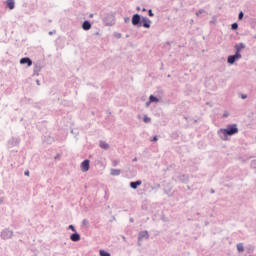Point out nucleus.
Returning <instances> with one entry per match:
<instances>
[{"label":"nucleus","instance_id":"obj_10","mask_svg":"<svg viewBox=\"0 0 256 256\" xmlns=\"http://www.w3.org/2000/svg\"><path fill=\"white\" fill-rule=\"evenodd\" d=\"M20 65H27V67H31L33 65V60L29 57H23L20 59Z\"/></svg>","mask_w":256,"mask_h":256},{"label":"nucleus","instance_id":"obj_8","mask_svg":"<svg viewBox=\"0 0 256 256\" xmlns=\"http://www.w3.org/2000/svg\"><path fill=\"white\" fill-rule=\"evenodd\" d=\"M143 239H149V231L144 230L138 233V245H141Z\"/></svg>","mask_w":256,"mask_h":256},{"label":"nucleus","instance_id":"obj_14","mask_svg":"<svg viewBox=\"0 0 256 256\" xmlns=\"http://www.w3.org/2000/svg\"><path fill=\"white\" fill-rule=\"evenodd\" d=\"M92 27V24H91V21L89 20H85L83 23H82V29L83 31H89Z\"/></svg>","mask_w":256,"mask_h":256},{"label":"nucleus","instance_id":"obj_21","mask_svg":"<svg viewBox=\"0 0 256 256\" xmlns=\"http://www.w3.org/2000/svg\"><path fill=\"white\" fill-rule=\"evenodd\" d=\"M237 251L238 253H243V251H245V247L243 246V243L237 244Z\"/></svg>","mask_w":256,"mask_h":256},{"label":"nucleus","instance_id":"obj_43","mask_svg":"<svg viewBox=\"0 0 256 256\" xmlns=\"http://www.w3.org/2000/svg\"><path fill=\"white\" fill-rule=\"evenodd\" d=\"M36 84H37L38 86H40V85H41V81L36 80Z\"/></svg>","mask_w":256,"mask_h":256},{"label":"nucleus","instance_id":"obj_29","mask_svg":"<svg viewBox=\"0 0 256 256\" xmlns=\"http://www.w3.org/2000/svg\"><path fill=\"white\" fill-rule=\"evenodd\" d=\"M68 229H70V231H73V233L77 232V229L75 228V225L70 224L68 226Z\"/></svg>","mask_w":256,"mask_h":256},{"label":"nucleus","instance_id":"obj_40","mask_svg":"<svg viewBox=\"0 0 256 256\" xmlns=\"http://www.w3.org/2000/svg\"><path fill=\"white\" fill-rule=\"evenodd\" d=\"M151 100H149L148 102H146V107H149V105H151Z\"/></svg>","mask_w":256,"mask_h":256},{"label":"nucleus","instance_id":"obj_49","mask_svg":"<svg viewBox=\"0 0 256 256\" xmlns=\"http://www.w3.org/2000/svg\"><path fill=\"white\" fill-rule=\"evenodd\" d=\"M142 11H147V9L143 8Z\"/></svg>","mask_w":256,"mask_h":256},{"label":"nucleus","instance_id":"obj_31","mask_svg":"<svg viewBox=\"0 0 256 256\" xmlns=\"http://www.w3.org/2000/svg\"><path fill=\"white\" fill-rule=\"evenodd\" d=\"M148 16H149V17H155V14L153 13V10H152V9H149V10H148Z\"/></svg>","mask_w":256,"mask_h":256},{"label":"nucleus","instance_id":"obj_4","mask_svg":"<svg viewBox=\"0 0 256 256\" xmlns=\"http://www.w3.org/2000/svg\"><path fill=\"white\" fill-rule=\"evenodd\" d=\"M0 237L1 239H3L4 241H7L9 239H12L13 237V230H10L9 228H5L1 231L0 233Z\"/></svg>","mask_w":256,"mask_h":256},{"label":"nucleus","instance_id":"obj_48","mask_svg":"<svg viewBox=\"0 0 256 256\" xmlns=\"http://www.w3.org/2000/svg\"><path fill=\"white\" fill-rule=\"evenodd\" d=\"M89 17H90V18H93V14H90Z\"/></svg>","mask_w":256,"mask_h":256},{"label":"nucleus","instance_id":"obj_30","mask_svg":"<svg viewBox=\"0 0 256 256\" xmlns=\"http://www.w3.org/2000/svg\"><path fill=\"white\" fill-rule=\"evenodd\" d=\"M250 167H251L252 169H256V160H252V161H251Z\"/></svg>","mask_w":256,"mask_h":256},{"label":"nucleus","instance_id":"obj_33","mask_svg":"<svg viewBox=\"0 0 256 256\" xmlns=\"http://www.w3.org/2000/svg\"><path fill=\"white\" fill-rule=\"evenodd\" d=\"M114 37H116V39H121V33L115 32Z\"/></svg>","mask_w":256,"mask_h":256},{"label":"nucleus","instance_id":"obj_6","mask_svg":"<svg viewBox=\"0 0 256 256\" xmlns=\"http://www.w3.org/2000/svg\"><path fill=\"white\" fill-rule=\"evenodd\" d=\"M19 143H21V139H19L17 137H12L8 140V147L10 149H13V147H17L19 145Z\"/></svg>","mask_w":256,"mask_h":256},{"label":"nucleus","instance_id":"obj_37","mask_svg":"<svg viewBox=\"0 0 256 256\" xmlns=\"http://www.w3.org/2000/svg\"><path fill=\"white\" fill-rule=\"evenodd\" d=\"M24 175H25V177H29V175H30L29 170H26V171L24 172Z\"/></svg>","mask_w":256,"mask_h":256},{"label":"nucleus","instance_id":"obj_39","mask_svg":"<svg viewBox=\"0 0 256 256\" xmlns=\"http://www.w3.org/2000/svg\"><path fill=\"white\" fill-rule=\"evenodd\" d=\"M96 165H101V160L100 159L96 160Z\"/></svg>","mask_w":256,"mask_h":256},{"label":"nucleus","instance_id":"obj_52","mask_svg":"<svg viewBox=\"0 0 256 256\" xmlns=\"http://www.w3.org/2000/svg\"><path fill=\"white\" fill-rule=\"evenodd\" d=\"M254 39H256V34L254 35Z\"/></svg>","mask_w":256,"mask_h":256},{"label":"nucleus","instance_id":"obj_5","mask_svg":"<svg viewBox=\"0 0 256 256\" xmlns=\"http://www.w3.org/2000/svg\"><path fill=\"white\" fill-rule=\"evenodd\" d=\"M243 56L241 54L234 53V55H229L227 58L228 65H235L236 61H239Z\"/></svg>","mask_w":256,"mask_h":256},{"label":"nucleus","instance_id":"obj_38","mask_svg":"<svg viewBox=\"0 0 256 256\" xmlns=\"http://www.w3.org/2000/svg\"><path fill=\"white\" fill-rule=\"evenodd\" d=\"M241 99H247V94H241Z\"/></svg>","mask_w":256,"mask_h":256},{"label":"nucleus","instance_id":"obj_53","mask_svg":"<svg viewBox=\"0 0 256 256\" xmlns=\"http://www.w3.org/2000/svg\"><path fill=\"white\" fill-rule=\"evenodd\" d=\"M139 9H140V8H139V7H137V10H138V11H139Z\"/></svg>","mask_w":256,"mask_h":256},{"label":"nucleus","instance_id":"obj_1","mask_svg":"<svg viewBox=\"0 0 256 256\" xmlns=\"http://www.w3.org/2000/svg\"><path fill=\"white\" fill-rule=\"evenodd\" d=\"M217 133L222 141H229V137H233V135L239 133V128L237 124H229L226 128L219 129Z\"/></svg>","mask_w":256,"mask_h":256},{"label":"nucleus","instance_id":"obj_25","mask_svg":"<svg viewBox=\"0 0 256 256\" xmlns=\"http://www.w3.org/2000/svg\"><path fill=\"white\" fill-rule=\"evenodd\" d=\"M246 251H247V253H253V251H255V247H253V246H248L247 248H246Z\"/></svg>","mask_w":256,"mask_h":256},{"label":"nucleus","instance_id":"obj_26","mask_svg":"<svg viewBox=\"0 0 256 256\" xmlns=\"http://www.w3.org/2000/svg\"><path fill=\"white\" fill-rule=\"evenodd\" d=\"M143 121H144V123H151V118L149 116L145 115L143 117Z\"/></svg>","mask_w":256,"mask_h":256},{"label":"nucleus","instance_id":"obj_19","mask_svg":"<svg viewBox=\"0 0 256 256\" xmlns=\"http://www.w3.org/2000/svg\"><path fill=\"white\" fill-rule=\"evenodd\" d=\"M150 103H159V98L153 94L149 96Z\"/></svg>","mask_w":256,"mask_h":256},{"label":"nucleus","instance_id":"obj_35","mask_svg":"<svg viewBox=\"0 0 256 256\" xmlns=\"http://www.w3.org/2000/svg\"><path fill=\"white\" fill-rule=\"evenodd\" d=\"M223 117H224V118L229 117V112L225 111V112L223 113Z\"/></svg>","mask_w":256,"mask_h":256},{"label":"nucleus","instance_id":"obj_27","mask_svg":"<svg viewBox=\"0 0 256 256\" xmlns=\"http://www.w3.org/2000/svg\"><path fill=\"white\" fill-rule=\"evenodd\" d=\"M243 17H245V13H243V11H240L238 14V20L239 21L243 20Z\"/></svg>","mask_w":256,"mask_h":256},{"label":"nucleus","instance_id":"obj_2","mask_svg":"<svg viewBox=\"0 0 256 256\" xmlns=\"http://www.w3.org/2000/svg\"><path fill=\"white\" fill-rule=\"evenodd\" d=\"M103 23H105L107 27H111L115 25V14L113 13L105 14L103 17Z\"/></svg>","mask_w":256,"mask_h":256},{"label":"nucleus","instance_id":"obj_51","mask_svg":"<svg viewBox=\"0 0 256 256\" xmlns=\"http://www.w3.org/2000/svg\"><path fill=\"white\" fill-rule=\"evenodd\" d=\"M95 35H99V32H96Z\"/></svg>","mask_w":256,"mask_h":256},{"label":"nucleus","instance_id":"obj_47","mask_svg":"<svg viewBox=\"0 0 256 256\" xmlns=\"http://www.w3.org/2000/svg\"><path fill=\"white\" fill-rule=\"evenodd\" d=\"M188 191L191 189V186H187Z\"/></svg>","mask_w":256,"mask_h":256},{"label":"nucleus","instance_id":"obj_46","mask_svg":"<svg viewBox=\"0 0 256 256\" xmlns=\"http://www.w3.org/2000/svg\"><path fill=\"white\" fill-rule=\"evenodd\" d=\"M53 33H54L53 31H50V32L48 33V35H53Z\"/></svg>","mask_w":256,"mask_h":256},{"label":"nucleus","instance_id":"obj_15","mask_svg":"<svg viewBox=\"0 0 256 256\" xmlns=\"http://www.w3.org/2000/svg\"><path fill=\"white\" fill-rule=\"evenodd\" d=\"M41 64H35L33 69V75L39 77V73H41Z\"/></svg>","mask_w":256,"mask_h":256},{"label":"nucleus","instance_id":"obj_50","mask_svg":"<svg viewBox=\"0 0 256 256\" xmlns=\"http://www.w3.org/2000/svg\"><path fill=\"white\" fill-rule=\"evenodd\" d=\"M205 225H209V222H205Z\"/></svg>","mask_w":256,"mask_h":256},{"label":"nucleus","instance_id":"obj_42","mask_svg":"<svg viewBox=\"0 0 256 256\" xmlns=\"http://www.w3.org/2000/svg\"><path fill=\"white\" fill-rule=\"evenodd\" d=\"M129 221H130V223H135V219H133V218H130Z\"/></svg>","mask_w":256,"mask_h":256},{"label":"nucleus","instance_id":"obj_45","mask_svg":"<svg viewBox=\"0 0 256 256\" xmlns=\"http://www.w3.org/2000/svg\"><path fill=\"white\" fill-rule=\"evenodd\" d=\"M210 193H212V194L215 193V190H214V189H211V190H210Z\"/></svg>","mask_w":256,"mask_h":256},{"label":"nucleus","instance_id":"obj_22","mask_svg":"<svg viewBox=\"0 0 256 256\" xmlns=\"http://www.w3.org/2000/svg\"><path fill=\"white\" fill-rule=\"evenodd\" d=\"M100 256H111V253L107 252V250L101 249L99 250Z\"/></svg>","mask_w":256,"mask_h":256},{"label":"nucleus","instance_id":"obj_17","mask_svg":"<svg viewBox=\"0 0 256 256\" xmlns=\"http://www.w3.org/2000/svg\"><path fill=\"white\" fill-rule=\"evenodd\" d=\"M6 5L8 9L13 10L15 9V0H7Z\"/></svg>","mask_w":256,"mask_h":256},{"label":"nucleus","instance_id":"obj_20","mask_svg":"<svg viewBox=\"0 0 256 256\" xmlns=\"http://www.w3.org/2000/svg\"><path fill=\"white\" fill-rule=\"evenodd\" d=\"M100 147L101 149H105V151H107V149H109V144L105 141H100Z\"/></svg>","mask_w":256,"mask_h":256},{"label":"nucleus","instance_id":"obj_13","mask_svg":"<svg viewBox=\"0 0 256 256\" xmlns=\"http://www.w3.org/2000/svg\"><path fill=\"white\" fill-rule=\"evenodd\" d=\"M234 48L236 50L235 53L241 55V49H245V43L241 42L239 44H236Z\"/></svg>","mask_w":256,"mask_h":256},{"label":"nucleus","instance_id":"obj_24","mask_svg":"<svg viewBox=\"0 0 256 256\" xmlns=\"http://www.w3.org/2000/svg\"><path fill=\"white\" fill-rule=\"evenodd\" d=\"M203 13H207V11H205V9H200L195 13V15L196 17H199V15H203Z\"/></svg>","mask_w":256,"mask_h":256},{"label":"nucleus","instance_id":"obj_36","mask_svg":"<svg viewBox=\"0 0 256 256\" xmlns=\"http://www.w3.org/2000/svg\"><path fill=\"white\" fill-rule=\"evenodd\" d=\"M4 201H5V197H0V205H3Z\"/></svg>","mask_w":256,"mask_h":256},{"label":"nucleus","instance_id":"obj_7","mask_svg":"<svg viewBox=\"0 0 256 256\" xmlns=\"http://www.w3.org/2000/svg\"><path fill=\"white\" fill-rule=\"evenodd\" d=\"M90 163H91V161L89 159H85L84 161H82L80 167H81V171L83 173H87V171H89V169H91Z\"/></svg>","mask_w":256,"mask_h":256},{"label":"nucleus","instance_id":"obj_34","mask_svg":"<svg viewBox=\"0 0 256 256\" xmlns=\"http://www.w3.org/2000/svg\"><path fill=\"white\" fill-rule=\"evenodd\" d=\"M129 21H131V19L129 17L124 18V23H129Z\"/></svg>","mask_w":256,"mask_h":256},{"label":"nucleus","instance_id":"obj_23","mask_svg":"<svg viewBox=\"0 0 256 256\" xmlns=\"http://www.w3.org/2000/svg\"><path fill=\"white\" fill-rule=\"evenodd\" d=\"M232 31H237L239 29V24L237 22H234L231 24Z\"/></svg>","mask_w":256,"mask_h":256},{"label":"nucleus","instance_id":"obj_11","mask_svg":"<svg viewBox=\"0 0 256 256\" xmlns=\"http://www.w3.org/2000/svg\"><path fill=\"white\" fill-rule=\"evenodd\" d=\"M70 240H72L74 243L81 241V234H79L78 232L72 233L70 235Z\"/></svg>","mask_w":256,"mask_h":256},{"label":"nucleus","instance_id":"obj_44","mask_svg":"<svg viewBox=\"0 0 256 256\" xmlns=\"http://www.w3.org/2000/svg\"><path fill=\"white\" fill-rule=\"evenodd\" d=\"M132 161L135 163L137 162V157L133 158Z\"/></svg>","mask_w":256,"mask_h":256},{"label":"nucleus","instance_id":"obj_28","mask_svg":"<svg viewBox=\"0 0 256 256\" xmlns=\"http://www.w3.org/2000/svg\"><path fill=\"white\" fill-rule=\"evenodd\" d=\"M82 225L83 227H89V220L87 219L82 220Z\"/></svg>","mask_w":256,"mask_h":256},{"label":"nucleus","instance_id":"obj_41","mask_svg":"<svg viewBox=\"0 0 256 256\" xmlns=\"http://www.w3.org/2000/svg\"><path fill=\"white\" fill-rule=\"evenodd\" d=\"M4 193L3 190H0V197H3Z\"/></svg>","mask_w":256,"mask_h":256},{"label":"nucleus","instance_id":"obj_16","mask_svg":"<svg viewBox=\"0 0 256 256\" xmlns=\"http://www.w3.org/2000/svg\"><path fill=\"white\" fill-rule=\"evenodd\" d=\"M178 180L181 183H184L185 185H187V183H189V176L185 174H181L180 176H178Z\"/></svg>","mask_w":256,"mask_h":256},{"label":"nucleus","instance_id":"obj_3","mask_svg":"<svg viewBox=\"0 0 256 256\" xmlns=\"http://www.w3.org/2000/svg\"><path fill=\"white\" fill-rule=\"evenodd\" d=\"M142 21H143V16H141L140 14L132 15L131 23L133 27H138V28L141 27Z\"/></svg>","mask_w":256,"mask_h":256},{"label":"nucleus","instance_id":"obj_9","mask_svg":"<svg viewBox=\"0 0 256 256\" xmlns=\"http://www.w3.org/2000/svg\"><path fill=\"white\" fill-rule=\"evenodd\" d=\"M141 27H144V29H151V19L142 16Z\"/></svg>","mask_w":256,"mask_h":256},{"label":"nucleus","instance_id":"obj_12","mask_svg":"<svg viewBox=\"0 0 256 256\" xmlns=\"http://www.w3.org/2000/svg\"><path fill=\"white\" fill-rule=\"evenodd\" d=\"M142 183H143V181H141V180L132 181V182H130V188L134 189V190L138 189L139 187H141Z\"/></svg>","mask_w":256,"mask_h":256},{"label":"nucleus","instance_id":"obj_18","mask_svg":"<svg viewBox=\"0 0 256 256\" xmlns=\"http://www.w3.org/2000/svg\"><path fill=\"white\" fill-rule=\"evenodd\" d=\"M110 175H112V177H118V175H121V170L112 168L110 171Z\"/></svg>","mask_w":256,"mask_h":256},{"label":"nucleus","instance_id":"obj_32","mask_svg":"<svg viewBox=\"0 0 256 256\" xmlns=\"http://www.w3.org/2000/svg\"><path fill=\"white\" fill-rule=\"evenodd\" d=\"M150 141L152 142L159 141V136L158 135L153 136V138Z\"/></svg>","mask_w":256,"mask_h":256}]
</instances>
